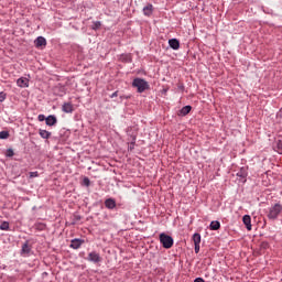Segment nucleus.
I'll return each mask as SVG.
<instances>
[{
	"label": "nucleus",
	"instance_id": "f03ea898",
	"mask_svg": "<svg viewBox=\"0 0 282 282\" xmlns=\"http://www.w3.org/2000/svg\"><path fill=\"white\" fill-rule=\"evenodd\" d=\"M282 213L281 203H275L273 206L269 207V212L267 214L268 219L271 221H276L279 219V215Z\"/></svg>",
	"mask_w": 282,
	"mask_h": 282
},
{
	"label": "nucleus",
	"instance_id": "c756f323",
	"mask_svg": "<svg viewBox=\"0 0 282 282\" xmlns=\"http://www.w3.org/2000/svg\"><path fill=\"white\" fill-rule=\"evenodd\" d=\"M80 219H83V216L75 214V215H74V221L72 223V225L75 226V224H76L77 221H80Z\"/></svg>",
	"mask_w": 282,
	"mask_h": 282
},
{
	"label": "nucleus",
	"instance_id": "f3484780",
	"mask_svg": "<svg viewBox=\"0 0 282 282\" xmlns=\"http://www.w3.org/2000/svg\"><path fill=\"white\" fill-rule=\"evenodd\" d=\"M169 45L172 50H180V40L177 39H170L169 40Z\"/></svg>",
	"mask_w": 282,
	"mask_h": 282
},
{
	"label": "nucleus",
	"instance_id": "2f4dec72",
	"mask_svg": "<svg viewBox=\"0 0 282 282\" xmlns=\"http://www.w3.org/2000/svg\"><path fill=\"white\" fill-rule=\"evenodd\" d=\"M120 100H121V102L123 101V100H129V99H131V95H120Z\"/></svg>",
	"mask_w": 282,
	"mask_h": 282
},
{
	"label": "nucleus",
	"instance_id": "a211bd4d",
	"mask_svg": "<svg viewBox=\"0 0 282 282\" xmlns=\"http://www.w3.org/2000/svg\"><path fill=\"white\" fill-rule=\"evenodd\" d=\"M120 61H121V63H133V57L129 53L121 54L120 55Z\"/></svg>",
	"mask_w": 282,
	"mask_h": 282
},
{
	"label": "nucleus",
	"instance_id": "423d86ee",
	"mask_svg": "<svg viewBox=\"0 0 282 282\" xmlns=\"http://www.w3.org/2000/svg\"><path fill=\"white\" fill-rule=\"evenodd\" d=\"M46 127H56L58 124V118L55 115H50L46 117Z\"/></svg>",
	"mask_w": 282,
	"mask_h": 282
},
{
	"label": "nucleus",
	"instance_id": "9b49d317",
	"mask_svg": "<svg viewBox=\"0 0 282 282\" xmlns=\"http://www.w3.org/2000/svg\"><path fill=\"white\" fill-rule=\"evenodd\" d=\"M35 47H46L47 46V40L43 36H37L34 41Z\"/></svg>",
	"mask_w": 282,
	"mask_h": 282
},
{
	"label": "nucleus",
	"instance_id": "c9c22d12",
	"mask_svg": "<svg viewBox=\"0 0 282 282\" xmlns=\"http://www.w3.org/2000/svg\"><path fill=\"white\" fill-rule=\"evenodd\" d=\"M118 94H119V91L117 90V91H115V93H112L111 95H110V98H118Z\"/></svg>",
	"mask_w": 282,
	"mask_h": 282
},
{
	"label": "nucleus",
	"instance_id": "cd10ccee",
	"mask_svg": "<svg viewBox=\"0 0 282 282\" xmlns=\"http://www.w3.org/2000/svg\"><path fill=\"white\" fill-rule=\"evenodd\" d=\"M83 186H87V187L91 186V181L89 180V177L85 176L83 178Z\"/></svg>",
	"mask_w": 282,
	"mask_h": 282
},
{
	"label": "nucleus",
	"instance_id": "4c0bfd02",
	"mask_svg": "<svg viewBox=\"0 0 282 282\" xmlns=\"http://www.w3.org/2000/svg\"><path fill=\"white\" fill-rule=\"evenodd\" d=\"M194 282H206V281H204L203 278H196V279L194 280Z\"/></svg>",
	"mask_w": 282,
	"mask_h": 282
},
{
	"label": "nucleus",
	"instance_id": "dca6fc26",
	"mask_svg": "<svg viewBox=\"0 0 282 282\" xmlns=\"http://www.w3.org/2000/svg\"><path fill=\"white\" fill-rule=\"evenodd\" d=\"M143 14H144V17H151V14H153V4L152 3H148L143 8Z\"/></svg>",
	"mask_w": 282,
	"mask_h": 282
},
{
	"label": "nucleus",
	"instance_id": "6ab92c4d",
	"mask_svg": "<svg viewBox=\"0 0 282 282\" xmlns=\"http://www.w3.org/2000/svg\"><path fill=\"white\" fill-rule=\"evenodd\" d=\"M33 228L35 230H37L39 232H43V230H45V228H47V225L45 223H35L33 225Z\"/></svg>",
	"mask_w": 282,
	"mask_h": 282
},
{
	"label": "nucleus",
	"instance_id": "7ed1b4c3",
	"mask_svg": "<svg viewBox=\"0 0 282 282\" xmlns=\"http://www.w3.org/2000/svg\"><path fill=\"white\" fill-rule=\"evenodd\" d=\"M160 243L165 248V250H171L173 248V245L175 243V240L167 234L161 232L159 235Z\"/></svg>",
	"mask_w": 282,
	"mask_h": 282
},
{
	"label": "nucleus",
	"instance_id": "0eeeda50",
	"mask_svg": "<svg viewBox=\"0 0 282 282\" xmlns=\"http://www.w3.org/2000/svg\"><path fill=\"white\" fill-rule=\"evenodd\" d=\"M83 243H85V240L80 238H75L70 241L69 248H73V250H78V248H80Z\"/></svg>",
	"mask_w": 282,
	"mask_h": 282
},
{
	"label": "nucleus",
	"instance_id": "b1692460",
	"mask_svg": "<svg viewBox=\"0 0 282 282\" xmlns=\"http://www.w3.org/2000/svg\"><path fill=\"white\" fill-rule=\"evenodd\" d=\"M10 138V132L7 130L0 131V140H8Z\"/></svg>",
	"mask_w": 282,
	"mask_h": 282
},
{
	"label": "nucleus",
	"instance_id": "2eb2a0df",
	"mask_svg": "<svg viewBox=\"0 0 282 282\" xmlns=\"http://www.w3.org/2000/svg\"><path fill=\"white\" fill-rule=\"evenodd\" d=\"M39 135L42 138V140H50V138H52V132H50L47 130L40 129Z\"/></svg>",
	"mask_w": 282,
	"mask_h": 282
},
{
	"label": "nucleus",
	"instance_id": "f704fd0d",
	"mask_svg": "<svg viewBox=\"0 0 282 282\" xmlns=\"http://www.w3.org/2000/svg\"><path fill=\"white\" fill-rule=\"evenodd\" d=\"M194 250L196 254H199V243L194 245Z\"/></svg>",
	"mask_w": 282,
	"mask_h": 282
},
{
	"label": "nucleus",
	"instance_id": "39448f33",
	"mask_svg": "<svg viewBox=\"0 0 282 282\" xmlns=\"http://www.w3.org/2000/svg\"><path fill=\"white\" fill-rule=\"evenodd\" d=\"M30 252H32V247L30 246V240H26L22 245V249L20 251L21 257H30Z\"/></svg>",
	"mask_w": 282,
	"mask_h": 282
},
{
	"label": "nucleus",
	"instance_id": "58836bf2",
	"mask_svg": "<svg viewBox=\"0 0 282 282\" xmlns=\"http://www.w3.org/2000/svg\"><path fill=\"white\" fill-rule=\"evenodd\" d=\"M47 275H48L47 272H43V273H42V276H47Z\"/></svg>",
	"mask_w": 282,
	"mask_h": 282
},
{
	"label": "nucleus",
	"instance_id": "4468645a",
	"mask_svg": "<svg viewBox=\"0 0 282 282\" xmlns=\"http://www.w3.org/2000/svg\"><path fill=\"white\" fill-rule=\"evenodd\" d=\"M117 204H116V199L113 198H107L105 200V207L108 208V210H113V208H116Z\"/></svg>",
	"mask_w": 282,
	"mask_h": 282
},
{
	"label": "nucleus",
	"instance_id": "9d476101",
	"mask_svg": "<svg viewBox=\"0 0 282 282\" xmlns=\"http://www.w3.org/2000/svg\"><path fill=\"white\" fill-rule=\"evenodd\" d=\"M64 113H74V105L72 102H64L62 106Z\"/></svg>",
	"mask_w": 282,
	"mask_h": 282
},
{
	"label": "nucleus",
	"instance_id": "6e6552de",
	"mask_svg": "<svg viewBox=\"0 0 282 282\" xmlns=\"http://www.w3.org/2000/svg\"><path fill=\"white\" fill-rule=\"evenodd\" d=\"M193 111V106L187 105L183 107L181 110H178L177 116L184 118L185 116H188Z\"/></svg>",
	"mask_w": 282,
	"mask_h": 282
},
{
	"label": "nucleus",
	"instance_id": "393cba45",
	"mask_svg": "<svg viewBox=\"0 0 282 282\" xmlns=\"http://www.w3.org/2000/svg\"><path fill=\"white\" fill-rule=\"evenodd\" d=\"M0 230H10V223L3 220L0 225Z\"/></svg>",
	"mask_w": 282,
	"mask_h": 282
},
{
	"label": "nucleus",
	"instance_id": "f257e3e1",
	"mask_svg": "<svg viewBox=\"0 0 282 282\" xmlns=\"http://www.w3.org/2000/svg\"><path fill=\"white\" fill-rule=\"evenodd\" d=\"M132 87L137 88L138 94H144L148 89H151V85L144 78L137 77L132 80Z\"/></svg>",
	"mask_w": 282,
	"mask_h": 282
},
{
	"label": "nucleus",
	"instance_id": "412c9836",
	"mask_svg": "<svg viewBox=\"0 0 282 282\" xmlns=\"http://www.w3.org/2000/svg\"><path fill=\"white\" fill-rule=\"evenodd\" d=\"M274 151L282 155V140H278L274 145Z\"/></svg>",
	"mask_w": 282,
	"mask_h": 282
},
{
	"label": "nucleus",
	"instance_id": "e433bc0d",
	"mask_svg": "<svg viewBox=\"0 0 282 282\" xmlns=\"http://www.w3.org/2000/svg\"><path fill=\"white\" fill-rule=\"evenodd\" d=\"M276 118H282V108L279 110V112L276 113Z\"/></svg>",
	"mask_w": 282,
	"mask_h": 282
},
{
	"label": "nucleus",
	"instance_id": "aec40b11",
	"mask_svg": "<svg viewBox=\"0 0 282 282\" xmlns=\"http://www.w3.org/2000/svg\"><path fill=\"white\" fill-rule=\"evenodd\" d=\"M219 228H221V223H219L218 220H213L209 224V230H219Z\"/></svg>",
	"mask_w": 282,
	"mask_h": 282
},
{
	"label": "nucleus",
	"instance_id": "7c9ffc66",
	"mask_svg": "<svg viewBox=\"0 0 282 282\" xmlns=\"http://www.w3.org/2000/svg\"><path fill=\"white\" fill-rule=\"evenodd\" d=\"M37 120H39V122H44V120H45V122H47V117H45V115H39Z\"/></svg>",
	"mask_w": 282,
	"mask_h": 282
},
{
	"label": "nucleus",
	"instance_id": "c85d7f7f",
	"mask_svg": "<svg viewBox=\"0 0 282 282\" xmlns=\"http://www.w3.org/2000/svg\"><path fill=\"white\" fill-rule=\"evenodd\" d=\"M6 98H8V94L6 91H0V102H4Z\"/></svg>",
	"mask_w": 282,
	"mask_h": 282
},
{
	"label": "nucleus",
	"instance_id": "ddd939ff",
	"mask_svg": "<svg viewBox=\"0 0 282 282\" xmlns=\"http://www.w3.org/2000/svg\"><path fill=\"white\" fill-rule=\"evenodd\" d=\"M237 177H240V180H245L246 182V177H248V167L242 166L240 167V170L237 172Z\"/></svg>",
	"mask_w": 282,
	"mask_h": 282
},
{
	"label": "nucleus",
	"instance_id": "a878e982",
	"mask_svg": "<svg viewBox=\"0 0 282 282\" xmlns=\"http://www.w3.org/2000/svg\"><path fill=\"white\" fill-rule=\"evenodd\" d=\"M101 25H102V22L95 21V22H93L91 30H95V31L100 30Z\"/></svg>",
	"mask_w": 282,
	"mask_h": 282
},
{
	"label": "nucleus",
	"instance_id": "72a5a7b5",
	"mask_svg": "<svg viewBox=\"0 0 282 282\" xmlns=\"http://www.w3.org/2000/svg\"><path fill=\"white\" fill-rule=\"evenodd\" d=\"M29 176L32 178V177H39V172L35 171V172H30L29 173Z\"/></svg>",
	"mask_w": 282,
	"mask_h": 282
},
{
	"label": "nucleus",
	"instance_id": "473e14b6",
	"mask_svg": "<svg viewBox=\"0 0 282 282\" xmlns=\"http://www.w3.org/2000/svg\"><path fill=\"white\" fill-rule=\"evenodd\" d=\"M269 247H270V243H268V241L261 242V248H262L263 250L268 249Z\"/></svg>",
	"mask_w": 282,
	"mask_h": 282
},
{
	"label": "nucleus",
	"instance_id": "1a4fd4ad",
	"mask_svg": "<svg viewBox=\"0 0 282 282\" xmlns=\"http://www.w3.org/2000/svg\"><path fill=\"white\" fill-rule=\"evenodd\" d=\"M242 223L246 226L247 230H252V217H250V215H245L242 217Z\"/></svg>",
	"mask_w": 282,
	"mask_h": 282
},
{
	"label": "nucleus",
	"instance_id": "20e7f679",
	"mask_svg": "<svg viewBox=\"0 0 282 282\" xmlns=\"http://www.w3.org/2000/svg\"><path fill=\"white\" fill-rule=\"evenodd\" d=\"M86 261H90V263H100V261H102V258L100 257V253L91 251L90 253H88Z\"/></svg>",
	"mask_w": 282,
	"mask_h": 282
},
{
	"label": "nucleus",
	"instance_id": "f8f14e48",
	"mask_svg": "<svg viewBox=\"0 0 282 282\" xmlns=\"http://www.w3.org/2000/svg\"><path fill=\"white\" fill-rule=\"evenodd\" d=\"M17 85H18V87H21V88L30 87V79H28L25 77H20L17 80Z\"/></svg>",
	"mask_w": 282,
	"mask_h": 282
},
{
	"label": "nucleus",
	"instance_id": "5701e85b",
	"mask_svg": "<svg viewBox=\"0 0 282 282\" xmlns=\"http://www.w3.org/2000/svg\"><path fill=\"white\" fill-rule=\"evenodd\" d=\"M135 135H132V141L128 143V151H133V149H135Z\"/></svg>",
	"mask_w": 282,
	"mask_h": 282
},
{
	"label": "nucleus",
	"instance_id": "bb28decb",
	"mask_svg": "<svg viewBox=\"0 0 282 282\" xmlns=\"http://www.w3.org/2000/svg\"><path fill=\"white\" fill-rule=\"evenodd\" d=\"M6 158H14V150L12 148L7 149Z\"/></svg>",
	"mask_w": 282,
	"mask_h": 282
},
{
	"label": "nucleus",
	"instance_id": "4be33fe9",
	"mask_svg": "<svg viewBox=\"0 0 282 282\" xmlns=\"http://www.w3.org/2000/svg\"><path fill=\"white\" fill-rule=\"evenodd\" d=\"M192 239L194 241V245L202 243V235L199 232H195Z\"/></svg>",
	"mask_w": 282,
	"mask_h": 282
}]
</instances>
